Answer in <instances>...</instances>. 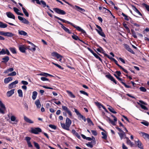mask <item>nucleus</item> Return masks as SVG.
<instances>
[{
    "mask_svg": "<svg viewBox=\"0 0 149 149\" xmlns=\"http://www.w3.org/2000/svg\"><path fill=\"white\" fill-rule=\"evenodd\" d=\"M54 17L62 21L63 23H67L68 24L71 25L74 28H75L78 31H81L84 36H86V31L80 27L77 26L68 21L65 20V19H61L56 16H54Z\"/></svg>",
    "mask_w": 149,
    "mask_h": 149,
    "instance_id": "f257e3e1",
    "label": "nucleus"
},
{
    "mask_svg": "<svg viewBox=\"0 0 149 149\" xmlns=\"http://www.w3.org/2000/svg\"><path fill=\"white\" fill-rule=\"evenodd\" d=\"M71 123V120L69 118H67L65 120V124L61 123V126L63 129L69 131L70 130L69 127Z\"/></svg>",
    "mask_w": 149,
    "mask_h": 149,
    "instance_id": "f03ea898",
    "label": "nucleus"
},
{
    "mask_svg": "<svg viewBox=\"0 0 149 149\" xmlns=\"http://www.w3.org/2000/svg\"><path fill=\"white\" fill-rule=\"evenodd\" d=\"M51 55L52 56L56 57L57 59H59V61L61 62L62 58L63 57L62 56L56 52L52 53Z\"/></svg>",
    "mask_w": 149,
    "mask_h": 149,
    "instance_id": "7ed1b4c3",
    "label": "nucleus"
},
{
    "mask_svg": "<svg viewBox=\"0 0 149 149\" xmlns=\"http://www.w3.org/2000/svg\"><path fill=\"white\" fill-rule=\"evenodd\" d=\"M53 10L57 13L62 15H64L66 14V12L63 10L57 8H54Z\"/></svg>",
    "mask_w": 149,
    "mask_h": 149,
    "instance_id": "20e7f679",
    "label": "nucleus"
},
{
    "mask_svg": "<svg viewBox=\"0 0 149 149\" xmlns=\"http://www.w3.org/2000/svg\"><path fill=\"white\" fill-rule=\"evenodd\" d=\"M0 113L3 114L5 113L4 111L6 110V108L4 105L3 103L0 100Z\"/></svg>",
    "mask_w": 149,
    "mask_h": 149,
    "instance_id": "39448f33",
    "label": "nucleus"
},
{
    "mask_svg": "<svg viewBox=\"0 0 149 149\" xmlns=\"http://www.w3.org/2000/svg\"><path fill=\"white\" fill-rule=\"evenodd\" d=\"M41 132V129L39 127L32 128L31 130V132L35 134H38L39 133Z\"/></svg>",
    "mask_w": 149,
    "mask_h": 149,
    "instance_id": "423d86ee",
    "label": "nucleus"
},
{
    "mask_svg": "<svg viewBox=\"0 0 149 149\" xmlns=\"http://www.w3.org/2000/svg\"><path fill=\"white\" fill-rule=\"evenodd\" d=\"M74 109L75 112L76 113L77 115L78 116L81 118H82L84 122H86V119L85 117L81 115V114L78 111L77 109L75 108H74Z\"/></svg>",
    "mask_w": 149,
    "mask_h": 149,
    "instance_id": "0eeeda50",
    "label": "nucleus"
},
{
    "mask_svg": "<svg viewBox=\"0 0 149 149\" xmlns=\"http://www.w3.org/2000/svg\"><path fill=\"white\" fill-rule=\"evenodd\" d=\"M18 19L22 22L23 23L26 24H29V21L25 19L22 17L20 16H18Z\"/></svg>",
    "mask_w": 149,
    "mask_h": 149,
    "instance_id": "6e6552de",
    "label": "nucleus"
},
{
    "mask_svg": "<svg viewBox=\"0 0 149 149\" xmlns=\"http://www.w3.org/2000/svg\"><path fill=\"white\" fill-rule=\"evenodd\" d=\"M58 23L61 25V27L66 32L68 33L69 34L71 33V32L70 30L67 28L66 27L64 26L63 24L59 22H58Z\"/></svg>",
    "mask_w": 149,
    "mask_h": 149,
    "instance_id": "1a4fd4ad",
    "label": "nucleus"
},
{
    "mask_svg": "<svg viewBox=\"0 0 149 149\" xmlns=\"http://www.w3.org/2000/svg\"><path fill=\"white\" fill-rule=\"evenodd\" d=\"M92 137L93 138L94 140H95V138L93 136H92ZM93 143H94L95 144V140H93V141H91V142H88V143L86 144V145L88 147L92 148L93 146Z\"/></svg>",
    "mask_w": 149,
    "mask_h": 149,
    "instance_id": "9d476101",
    "label": "nucleus"
},
{
    "mask_svg": "<svg viewBox=\"0 0 149 149\" xmlns=\"http://www.w3.org/2000/svg\"><path fill=\"white\" fill-rule=\"evenodd\" d=\"M125 48L129 52L131 53L132 54H134V52L133 50L127 44H125L124 45Z\"/></svg>",
    "mask_w": 149,
    "mask_h": 149,
    "instance_id": "9b49d317",
    "label": "nucleus"
},
{
    "mask_svg": "<svg viewBox=\"0 0 149 149\" xmlns=\"http://www.w3.org/2000/svg\"><path fill=\"white\" fill-rule=\"evenodd\" d=\"M18 82L17 80H16L14 82H13L10 84L9 85L8 87L9 88H12L15 87V84H17Z\"/></svg>",
    "mask_w": 149,
    "mask_h": 149,
    "instance_id": "f8f14e48",
    "label": "nucleus"
},
{
    "mask_svg": "<svg viewBox=\"0 0 149 149\" xmlns=\"http://www.w3.org/2000/svg\"><path fill=\"white\" fill-rule=\"evenodd\" d=\"M6 15L8 18H12L14 19H15V15L11 13L10 12H7L6 13Z\"/></svg>",
    "mask_w": 149,
    "mask_h": 149,
    "instance_id": "ddd939ff",
    "label": "nucleus"
},
{
    "mask_svg": "<svg viewBox=\"0 0 149 149\" xmlns=\"http://www.w3.org/2000/svg\"><path fill=\"white\" fill-rule=\"evenodd\" d=\"M19 51L22 53H24L26 50V48L23 45H19Z\"/></svg>",
    "mask_w": 149,
    "mask_h": 149,
    "instance_id": "4468645a",
    "label": "nucleus"
},
{
    "mask_svg": "<svg viewBox=\"0 0 149 149\" xmlns=\"http://www.w3.org/2000/svg\"><path fill=\"white\" fill-rule=\"evenodd\" d=\"M73 8H75L77 11L80 12L81 11L84 12L85 11V10L84 9L82 8L79 6L76 5H75Z\"/></svg>",
    "mask_w": 149,
    "mask_h": 149,
    "instance_id": "2eb2a0df",
    "label": "nucleus"
},
{
    "mask_svg": "<svg viewBox=\"0 0 149 149\" xmlns=\"http://www.w3.org/2000/svg\"><path fill=\"white\" fill-rule=\"evenodd\" d=\"M118 133L119 135L121 140L122 139H123L124 138V137L125 136H126L125 133L123 131V132H118Z\"/></svg>",
    "mask_w": 149,
    "mask_h": 149,
    "instance_id": "dca6fc26",
    "label": "nucleus"
},
{
    "mask_svg": "<svg viewBox=\"0 0 149 149\" xmlns=\"http://www.w3.org/2000/svg\"><path fill=\"white\" fill-rule=\"evenodd\" d=\"M135 143L137 144L138 148L141 149H143V146H142V143L139 140H138L137 141H135Z\"/></svg>",
    "mask_w": 149,
    "mask_h": 149,
    "instance_id": "f3484780",
    "label": "nucleus"
},
{
    "mask_svg": "<svg viewBox=\"0 0 149 149\" xmlns=\"http://www.w3.org/2000/svg\"><path fill=\"white\" fill-rule=\"evenodd\" d=\"M15 89H13L8 91L7 93V95L8 97H9L11 96L14 93Z\"/></svg>",
    "mask_w": 149,
    "mask_h": 149,
    "instance_id": "a211bd4d",
    "label": "nucleus"
},
{
    "mask_svg": "<svg viewBox=\"0 0 149 149\" xmlns=\"http://www.w3.org/2000/svg\"><path fill=\"white\" fill-rule=\"evenodd\" d=\"M72 133L74 135L77 136L78 138L79 139H80L81 136L80 135L78 134V133L76 132L73 129L72 130Z\"/></svg>",
    "mask_w": 149,
    "mask_h": 149,
    "instance_id": "6ab92c4d",
    "label": "nucleus"
},
{
    "mask_svg": "<svg viewBox=\"0 0 149 149\" xmlns=\"http://www.w3.org/2000/svg\"><path fill=\"white\" fill-rule=\"evenodd\" d=\"M24 120L26 122L29 123H33V121H32L29 118H28L26 116H24Z\"/></svg>",
    "mask_w": 149,
    "mask_h": 149,
    "instance_id": "aec40b11",
    "label": "nucleus"
},
{
    "mask_svg": "<svg viewBox=\"0 0 149 149\" xmlns=\"http://www.w3.org/2000/svg\"><path fill=\"white\" fill-rule=\"evenodd\" d=\"M3 61H1L2 63H6L9 60V58L8 56H6L2 58Z\"/></svg>",
    "mask_w": 149,
    "mask_h": 149,
    "instance_id": "412c9836",
    "label": "nucleus"
},
{
    "mask_svg": "<svg viewBox=\"0 0 149 149\" xmlns=\"http://www.w3.org/2000/svg\"><path fill=\"white\" fill-rule=\"evenodd\" d=\"M18 34L20 35L24 36H26L27 35V33L26 32L22 30H18Z\"/></svg>",
    "mask_w": 149,
    "mask_h": 149,
    "instance_id": "4be33fe9",
    "label": "nucleus"
},
{
    "mask_svg": "<svg viewBox=\"0 0 149 149\" xmlns=\"http://www.w3.org/2000/svg\"><path fill=\"white\" fill-rule=\"evenodd\" d=\"M35 104L36 105L38 108H40L41 107V104L39 100H37L35 102Z\"/></svg>",
    "mask_w": 149,
    "mask_h": 149,
    "instance_id": "5701e85b",
    "label": "nucleus"
},
{
    "mask_svg": "<svg viewBox=\"0 0 149 149\" xmlns=\"http://www.w3.org/2000/svg\"><path fill=\"white\" fill-rule=\"evenodd\" d=\"M96 30L98 33L101 36L103 37H105V35L102 31H100L98 29H96Z\"/></svg>",
    "mask_w": 149,
    "mask_h": 149,
    "instance_id": "b1692460",
    "label": "nucleus"
},
{
    "mask_svg": "<svg viewBox=\"0 0 149 149\" xmlns=\"http://www.w3.org/2000/svg\"><path fill=\"white\" fill-rule=\"evenodd\" d=\"M13 79L12 77H8L7 78L5 79L4 80V82L6 84H7L10 81H11Z\"/></svg>",
    "mask_w": 149,
    "mask_h": 149,
    "instance_id": "393cba45",
    "label": "nucleus"
},
{
    "mask_svg": "<svg viewBox=\"0 0 149 149\" xmlns=\"http://www.w3.org/2000/svg\"><path fill=\"white\" fill-rule=\"evenodd\" d=\"M14 34L10 32H5V36H7L9 37H12L14 36Z\"/></svg>",
    "mask_w": 149,
    "mask_h": 149,
    "instance_id": "a878e982",
    "label": "nucleus"
},
{
    "mask_svg": "<svg viewBox=\"0 0 149 149\" xmlns=\"http://www.w3.org/2000/svg\"><path fill=\"white\" fill-rule=\"evenodd\" d=\"M122 15L124 17V19L125 20L127 21H129V20L130 19H131V18L130 17L128 16L127 15H126L124 13H122Z\"/></svg>",
    "mask_w": 149,
    "mask_h": 149,
    "instance_id": "bb28decb",
    "label": "nucleus"
},
{
    "mask_svg": "<svg viewBox=\"0 0 149 149\" xmlns=\"http://www.w3.org/2000/svg\"><path fill=\"white\" fill-rule=\"evenodd\" d=\"M37 95V92L36 91H34L33 92L32 98L33 100H35L36 99Z\"/></svg>",
    "mask_w": 149,
    "mask_h": 149,
    "instance_id": "cd10ccee",
    "label": "nucleus"
},
{
    "mask_svg": "<svg viewBox=\"0 0 149 149\" xmlns=\"http://www.w3.org/2000/svg\"><path fill=\"white\" fill-rule=\"evenodd\" d=\"M108 109L111 112L115 114L117 113L115 111L114 109L111 107L109 106V107L108 108Z\"/></svg>",
    "mask_w": 149,
    "mask_h": 149,
    "instance_id": "c85d7f7f",
    "label": "nucleus"
},
{
    "mask_svg": "<svg viewBox=\"0 0 149 149\" xmlns=\"http://www.w3.org/2000/svg\"><path fill=\"white\" fill-rule=\"evenodd\" d=\"M22 9L23 11V13L27 17L29 16V14L28 12L26 10V9L23 7H22Z\"/></svg>",
    "mask_w": 149,
    "mask_h": 149,
    "instance_id": "c756f323",
    "label": "nucleus"
},
{
    "mask_svg": "<svg viewBox=\"0 0 149 149\" xmlns=\"http://www.w3.org/2000/svg\"><path fill=\"white\" fill-rule=\"evenodd\" d=\"M9 49L13 54H15L17 53L16 49L14 47H10Z\"/></svg>",
    "mask_w": 149,
    "mask_h": 149,
    "instance_id": "7c9ffc66",
    "label": "nucleus"
},
{
    "mask_svg": "<svg viewBox=\"0 0 149 149\" xmlns=\"http://www.w3.org/2000/svg\"><path fill=\"white\" fill-rule=\"evenodd\" d=\"M17 93L18 94V96L20 97H23V93L21 89H19L17 90Z\"/></svg>",
    "mask_w": 149,
    "mask_h": 149,
    "instance_id": "2f4dec72",
    "label": "nucleus"
},
{
    "mask_svg": "<svg viewBox=\"0 0 149 149\" xmlns=\"http://www.w3.org/2000/svg\"><path fill=\"white\" fill-rule=\"evenodd\" d=\"M7 26V25L6 24H4L2 22H0V28H6Z\"/></svg>",
    "mask_w": 149,
    "mask_h": 149,
    "instance_id": "473e14b6",
    "label": "nucleus"
},
{
    "mask_svg": "<svg viewBox=\"0 0 149 149\" xmlns=\"http://www.w3.org/2000/svg\"><path fill=\"white\" fill-rule=\"evenodd\" d=\"M40 4H39V5H41L44 8L46 6V4L45 2L43 0H41L40 1Z\"/></svg>",
    "mask_w": 149,
    "mask_h": 149,
    "instance_id": "72a5a7b5",
    "label": "nucleus"
},
{
    "mask_svg": "<svg viewBox=\"0 0 149 149\" xmlns=\"http://www.w3.org/2000/svg\"><path fill=\"white\" fill-rule=\"evenodd\" d=\"M72 37L73 39L75 40H79V41H81V40L79 39L78 37L76 35H73L72 36Z\"/></svg>",
    "mask_w": 149,
    "mask_h": 149,
    "instance_id": "f704fd0d",
    "label": "nucleus"
},
{
    "mask_svg": "<svg viewBox=\"0 0 149 149\" xmlns=\"http://www.w3.org/2000/svg\"><path fill=\"white\" fill-rule=\"evenodd\" d=\"M133 10L136 13L138 14L139 15L141 16H142L141 14L139 11L138 9L134 6Z\"/></svg>",
    "mask_w": 149,
    "mask_h": 149,
    "instance_id": "c9c22d12",
    "label": "nucleus"
},
{
    "mask_svg": "<svg viewBox=\"0 0 149 149\" xmlns=\"http://www.w3.org/2000/svg\"><path fill=\"white\" fill-rule=\"evenodd\" d=\"M86 120H87L88 123L89 124V125H94V124L92 122V120L90 118H88L86 119Z\"/></svg>",
    "mask_w": 149,
    "mask_h": 149,
    "instance_id": "e433bc0d",
    "label": "nucleus"
},
{
    "mask_svg": "<svg viewBox=\"0 0 149 149\" xmlns=\"http://www.w3.org/2000/svg\"><path fill=\"white\" fill-rule=\"evenodd\" d=\"M67 92L71 97L74 98L75 97V96L73 94L72 92L68 91H67Z\"/></svg>",
    "mask_w": 149,
    "mask_h": 149,
    "instance_id": "4c0bfd02",
    "label": "nucleus"
},
{
    "mask_svg": "<svg viewBox=\"0 0 149 149\" xmlns=\"http://www.w3.org/2000/svg\"><path fill=\"white\" fill-rule=\"evenodd\" d=\"M93 55L96 58L98 59L99 61L102 62V59L97 54H96L95 53L94 54H93Z\"/></svg>",
    "mask_w": 149,
    "mask_h": 149,
    "instance_id": "58836bf2",
    "label": "nucleus"
},
{
    "mask_svg": "<svg viewBox=\"0 0 149 149\" xmlns=\"http://www.w3.org/2000/svg\"><path fill=\"white\" fill-rule=\"evenodd\" d=\"M138 103V104L139 105L141 106V108L142 109H144V110H148V109L144 105H143L142 104H141L140 103Z\"/></svg>",
    "mask_w": 149,
    "mask_h": 149,
    "instance_id": "ea45409f",
    "label": "nucleus"
},
{
    "mask_svg": "<svg viewBox=\"0 0 149 149\" xmlns=\"http://www.w3.org/2000/svg\"><path fill=\"white\" fill-rule=\"evenodd\" d=\"M142 5L143 6H144L146 8V9L149 12V6L147 5V4H146L145 3H143L142 4Z\"/></svg>",
    "mask_w": 149,
    "mask_h": 149,
    "instance_id": "a19ab883",
    "label": "nucleus"
},
{
    "mask_svg": "<svg viewBox=\"0 0 149 149\" xmlns=\"http://www.w3.org/2000/svg\"><path fill=\"white\" fill-rule=\"evenodd\" d=\"M126 143L128 145H130L131 147L134 145V144L129 139L127 140Z\"/></svg>",
    "mask_w": 149,
    "mask_h": 149,
    "instance_id": "79ce46f5",
    "label": "nucleus"
},
{
    "mask_svg": "<svg viewBox=\"0 0 149 149\" xmlns=\"http://www.w3.org/2000/svg\"><path fill=\"white\" fill-rule=\"evenodd\" d=\"M141 123L144 125L148 126L149 125V123L147 121L143 120V121L141 122Z\"/></svg>",
    "mask_w": 149,
    "mask_h": 149,
    "instance_id": "37998d69",
    "label": "nucleus"
},
{
    "mask_svg": "<svg viewBox=\"0 0 149 149\" xmlns=\"http://www.w3.org/2000/svg\"><path fill=\"white\" fill-rule=\"evenodd\" d=\"M106 77L111 81L114 79V78L110 74L107 75Z\"/></svg>",
    "mask_w": 149,
    "mask_h": 149,
    "instance_id": "c03bdc74",
    "label": "nucleus"
},
{
    "mask_svg": "<svg viewBox=\"0 0 149 149\" xmlns=\"http://www.w3.org/2000/svg\"><path fill=\"white\" fill-rule=\"evenodd\" d=\"M131 32H132V36L134 37V38H137V36L134 31L133 30H131Z\"/></svg>",
    "mask_w": 149,
    "mask_h": 149,
    "instance_id": "a18cd8bd",
    "label": "nucleus"
},
{
    "mask_svg": "<svg viewBox=\"0 0 149 149\" xmlns=\"http://www.w3.org/2000/svg\"><path fill=\"white\" fill-rule=\"evenodd\" d=\"M33 143L35 147H36L37 149H40V147L38 143L34 141L33 142Z\"/></svg>",
    "mask_w": 149,
    "mask_h": 149,
    "instance_id": "49530a36",
    "label": "nucleus"
},
{
    "mask_svg": "<svg viewBox=\"0 0 149 149\" xmlns=\"http://www.w3.org/2000/svg\"><path fill=\"white\" fill-rule=\"evenodd\" d=\"M103 136L102 138L103 139H107V136L106 134L104 132H101Z\"/></svg>",
    "mask_w": 149,
    "mask_h": 149,
    "instance_id": "de8ad7c7",
    "label": "nucleus"
},
{
    "mask_svg": "<svg viewBox=\"0 0 149 149\" xmlns=\"http://www.w3.org/2000/svg\"><path fill=\"white\" fill-rule=\"evenodd\" d=\"M123 25L125 28L127 30L128 32H130V30L129 28L127 26V25L125 23H123Z\"/></svg>",
    "mask_w": 149,
    "mask_h": 149,
    "instance_id": "09e8293b",
    "label": "nucleus"
},
{
    "mask_svg": "<svg viewBox=\"0 0 149 149\" xmlns=\"http://www.w3.org/2000/svg\"><path fill=\"white\" fill-rule=\"evenodd\" d=\"M16 74V73L14 71L8 74V76H14Z\"/></svg>",
    "mask_w": 149,
    "mask_h": 149,
    "instance_id": "8fccbe9b",
    "label": "nucleus"
},
{
    "mask_svg": "<svg viewBox=\"0 0 149 149\" xmlns=\"http://www.w3.org/2000/svg\"><path fill=\"white\" fill-rule=\"evenodd\" d=\"M40 76H42L47 77L48 76V74L47 73L43 72L42 73H40L39 74Z\"/></svg>",
    "mask_w": 149,
    "mask_h": 149,
    "instance_id": "3c124183",
    "label": "nucleus"
},
{
    "mask_svg": "<svg viewBox=\"0 0 149 149\" xmlns=\"http://www.w3.org/2000/svg\"><path fill=\"white\" fill-rule=\"evenodd\" d=\"M49 126L52 128V129L55 130L56 129V126L54 125L50 124L49 125Z\"/></svg>",
    "mask_w": 149,
    "mask_h": 149,
    "instance_id": "603ef678",
    "label": "nucleus"
},
{
    "mask_svg": "<svg viewBox=\"0 0 149 149\" xmlns=\"http://www.w3.org/2000/svg\"><path fill=\"white\" fill-rule=\"evenodd\" d=\"M62 107L63 110L65 111L66 112H67L69 110L68 107L65 106H62Z\"/></svg>",
    "mask_w": 149,
    "mask_h": 149,
    "instance_id": "864d4df0",
    "label": "nucleus"
},
{
    "mask_svg": "<svg viewBox=\"0 0 149 149\" xmlns=\"http://www.w3.org/2000/svg\"><path fill=\"white\" fill-rule=\"evenodd\" d=\"M140 90L142 92H145L146 91V89L144 87L141 86L140 87Z\"/></svg>",
    "mask_w": 149,
    "mask_h": 149,
    "instance_id": "5fc2aeb1",
    "label": "nucleus"
},
{
    "mask_svg": "<svg viewBox=\"0 0 149 149\" xmlns=\"http://www.w3.org/2000/svg\"><path fill=\"white\" fill-rule=\"evenodd\" d=\"M52 63L55 65L58 68H59L60 69H63V68H62L61 66H60V65H59L58 64H56V63H55L54 62H52Z\"/></svg>",
    "mask_w": 149,
    "mask_h": 149,
    "instance_id": "6e6d98bb",
    "label": "nucleus"
},
{
    "mask_svg": "<svg viewBox=\"0 0 149 149\" xmlns=\"http://www.w3.org/2000/svg\"><path fill=\"white\" fill-rule=\"evenodd\" d=\"M121 83L125 87H126L127 88H131V86H128L127 85L125 82L121 81Z\"/></svg>",
    "mask_w": 149,
    "mask_h": 149,
    "instance_id": "4d7b16f0",
    "label": "nucleus"
},
{
    "mask_svg": "<svg viewBox=\"0 0 149 149\" xmlns=\"http://www.w3.org/2000/svg\"><path fill=\"white\" fill-rule=\"evenodd\" d=\"M6 54L5 50L4 49H2L0 51V55Z\"/></svg>",
    "mask_w": 149,
    "mask_h": 149,
    "instance_id": "13d9d810",
    "label": "nucleus"
},
{
    "mask_svg": "<svg viewBox=\"0 0 149 149\" xmlns=\"http://www.w3.org/2000/svg\"><path fill=\"white\" fill-rule=\"evenodd\" d=\"M97 50L100 52H101L102 51H103V49L101 47H99V48L97 49Z\"/></svg>",
    "mask_w": 149,
    "mask_h": 149,
    "instance_id": "bf43d9fd",
    "label": "nucleus"
},
{
    "mask_svg": "<svg viewBox=\"0 0 149 149\" xmlns=\"http://www.w3.org/2000/svg\"><path fill=\"white\" fill-rule=\"evenodd\" d=\"M41 80L42 81H49V79L47 78H46L45 77H41Z\"/></svg>",
    "mask_w": 149,
    "mask_h": 149,
    "instance_id": "052dcab7",
    "label": "nucleus"
},
{
    "mask_svg": "<svg viewBox=\"0 0 149 149\" xmlns=\"http://www.w3.org/2000/svg\"><path fill=\"white\" fill-rule=\"evenodd\" d=\"M118 60L120 61L121 62H122L123 63L125 64V61L121 57H119L118 58Z\"/></svg>",
    "mask_w": 149,
    "mask_h": 149,
    "instance_id": "680f3d73",
    "label": "nucleus"
},
{
    "mask_svg": "<svg viewBox=\"0 0 149 149\" xmlns=\"http://www.w3.org/2000/svg\"><path fill=\"white\" fill-rule=\"evenodd\" d=\"M109 120L113 125H116L115 122L111 120L110 118H109Z\"/></svg>",
    "mask_w": 149,
    "mask_h": 149,
    "instance_id": "e2e57ef3",
    "label": "nucleus"
},
{
    "mask_svg": "<svg viewBox=\"0 0 149 149\" xmlns=\"http://www.w3.org/2000/svg\"><path fill=\"white\" fill-rule=\"evenodd\" d=\"M16 119V118L15 117L13 116H12L10 117V120L11 121H14Z\"/></svg>",
    "mask_w": 149,
    "mask_h": 149,
    "instance_id": "0e129e2a",
    "label": "nucleus"
},
{
    "mask_svg": "<svg viewBox=\"0 0 149 149\" xmlns=\"http://www.w3.org/2000/svg\"><path fill=\"white\" fill-rule=\"evenodd\" d=\"M13 9L14 11L15 12V13L17 14V13H19L18 11H19V9L16 7H14Z\"/></svg>",
    "mask_w": 149,
    "mask_h": 149,
    "instance_id": "69168bd1",
    "label": "nucleus"
},
{
    "mask_svg": "<svg viewBox=\"0 0 149 149\" xmlns=\"http://www.w3.org/2000/svg\"><path fill=\"white\" fill-rule=\"evenodd\" d=\"M92 133L94 136H96L97 135V133L96 131L94 130H92L91 131Z\"/></svg>",
    "mask_w": 149,
    "mask_h": 149,
    "instance_id": "338daca9",
    "label": "nucleus"
},
{
    "mask_svg": "<svg viewBox=\"0 0 149 149\" xmlns=\"http://www.w3.org/2000/svg\"><path fill=\"white\" fill-rule=\"evenodd\" d=\"M96 105L99 108H101V107H102V105H101L99 102H97L96 103Z\"/></svg>",
    "mask_w": 149,
    "mask_h": 149,
    "instance_id": "774afa93",
    "label": "nucleus"
}]
</instances>
